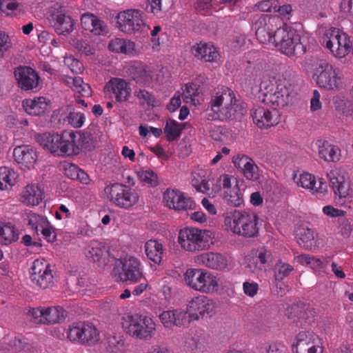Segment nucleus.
I'll list each match as a JSON object with an SVG mask.
<instances>
[{
	"label": "nucleus",
	"instance_id": "nucleus-1",
	"mask_svg": "<svg viewBox=\"0 0 353 353\" xmlns=\"http://www.w3.org/2000/svg\"><path fill=\"white\" fill-rule=\"evenodd\" d=\"M259 92L264 96L263 101L275 106L271 110L258 107L253 110L252 115L254 122L260 128H267L279 123L280 113L276 108H285L292 105L294 95L291 89V84L281 77L269 74L263 76Z\"/></svg>",
	"mask_w": 353,
	"mask_h": 353
},
{
	"label": "nucleus",
	"instance_id": "nucleus-7",
	"mask_svg": "<svg viewBox=\"0 0 353 353\" xmlns=\"http://www.w3.org/2000/svg\"><path fill=\"white\" fill-rule=\"evenodd\" d=\"M117 26L128 34L148 33L150 29L147 23L145 13L139 9H128L117 15Z\"/></svg>",
	"mask_w": 353,
	"mask_h": 353
},
{
	"label": "nucleus",
	"instance_id": "nucleus-28",
	"mask_svg": "<svg viewBox=\"0 0 353 353\" xmlns=\"http://www.w3.org/2000/svg\"><path fill=\"white\" fill-rule=\"evenodd\" d=\"M81 26L85 30L89 31L97 36H105L109 32L108 27L105 21L89 12L82 14Z\"/></svg>",
	"mask_w": 353,
	"mask_h": 353
},
{
	"label": "nucleus",
	"instance_id": "nucleus-8",
	"mask_svg": "<svg viewBox=\"0 0 353 353\" xmlns=\"http://www.w3.org/2000/svg\"><path fill=\"white\" fill-rule=\"evenodd\" d=\"M104 193L106 199L112 203L127 210L137 205L140 197L136 189L119 183L106 185Z\"/></svg>",
	"mask_w": 353,
	"mask_h": 353
},
{
	"label": "nucleus",
	"instance_id": "nucleus-42",
	"mask_svg": "<svg viewBox=\"0 0 353 353\" xmlns=\"http://www.w3.org/2000/svg\"><path fill=\"white\" fill-rule=\"evenodd\" d=\"M19 174L12 168L8 166L0 167V190H7L11 189L18 182Z\"/></svg>",
	"mask_w": 353,
	"mask_h": 353
},
{
	"label": "nucleus",
	"instance_id": "nucleus-36",
	"mask_svg": "<svg viewBox=\"0 0 353 353\" xmlns=\"http://www.w3.org/2000/svg\"><path fill=\"white\" fill-rule=\"evenodd\" d=\"M270 255L267 250H252L245 257L246 267L253 273L263 272L265 270V265Z\"/></svg>",
	"mask_w": 353,
	"mask_h": 353
},
{
	"label": "nucleus",
	"instance_id": "nucleus-15",
	"mask_svg": "<svg viewBox=\"0 0 353 353\" xmlns=\"http://www.w3.org/2000/svg\"><path fill=\"white\" fill-rule=\"evenodd\" d=\"M222 189V197L229 205L239 208L243 202V192L241 190L236 178L229 174H222L217 180Z\"/></svg>",
	"mask_w": 353,
	"mask_h": 353
},
{
	"label": "nucleus",
	"instance_id": "nucleus-40",
	"mask_svg": "<svg viewBox=\"0 0 353 353\" xmlns=\"http://www.w3.org/2000/svg\"><path fill=\"white\" fill-rule=\"evenodd\" d=\"M62 81L70 87L75 92L79 93L83 97H88L92 94L90 86L83 82L79 77H73L68 74L61 76Z\"/></svg>",
	"mask_w": 353,
	"mask_h": 353
},
{
	"label": "nucleus",
	"instance_id": "nucleus-32",
	"mask_svg": "<svg viewBox=\"0 0 353 353\" xmlns=\"http://www.w3.org/2000/svg\"><path fill=\"white\" fill-rule=\"evenodd\" d=\"M195 262L200 265L207 267L210 269L222 270L228 266V259L226 256L220 253L204 252L195 258Z\"/></svg>",
	"mask_w": 353,
	"mask_h": 353
},
{
	"label": "nucleus",
	"instance_id": "nucleus-19",
	"mask_svg": "<svg viewBox=\"0 0 353 353\" xmlns=\"http://www.w3.org/2000/svg\"><path fill=\"white\" fill-rule=\"evenodd\" d=\"M28 314L34 323L40 324L59 323L66 316L65 311L60 306L30 308Z\"/></svg>",
	"mask_w": 353,
	"mask_h": 353
},
{
	"label": "nucleus",
	"instance_id": "nucleus-37",
	"mask_svg": "<svg viewBox=\"0 0 353 353\" xmlns=\"http://www.w3.org/2000/svg\"><path fill=\"white\" fill-rule=\"evenodd\" d=\"M316 145L318 149L319 157L323 161L333 163L340 161L341 150L338 145L322 139L318 140Z\"/></svg>",
	"mask_w": 353,
	"mask_h": 353
},
{
	"label": "nucleus",
	"instance_id": "nucleus-64",
	"mask_svg": "<svg viewBox=\"0 0 353 353\" xmlns=\"http://www.w3.org/2000/svg\"><path fill=\"white\" fill-rule=\"evenodd\" d=\"M210 136L215 141H220L223 134V128L210 123L207 125Z\"/></svg>",
	"mask_w": 353,
	"mask_h": 353
},
{
	"label": "nucleus",
	"instance_id": "nucleus-49",
	"mask_svg": "<svg viewBox=\"0 0 353 353\" xmlns=\"http://www.w3.org/2000/svg\"><path fill=\"white\" fill-rule=\"evenodd\" d=\"M106 349L111 353H125V341L120 336H109L106 338Z\"/></svg>",
	"mask_w": 353,
	"mask_h": 353
},
{
	"label": "nucleus",
	"instance_id": "nucleus-62",
	"mask_svg": "<svg viewBox=\"0 0 353 353\" xmlns=\"http://www.w3.org/2000/svg\"><path fill=\"white\" fill-rule=\"evenodd\" d=\"M18 8V3L14 0H0V10L7 13L16 10Z\"/></svg>",
	"mask_w": 353,
	"mask_h": 353
},
{
	"label": "nucleus",
	"instance_id": "nucleus-6",
	"mask_svg": "<svg viewBox=\"0 0 353 353\" xmlns=\"http://www.w3.org/2000/svg\"><path fill=\"white\" fill-rule=\"evenodd\" d=\"M183 279L190 289L206 294L217 293L221 286L217 275L201 268L188 269L183 274Z\"/></svg>",
	"mask_w": 353,
	"mask_h": 353
},
{
	"label": "nucleus",
	"instance_id": "nucleus-2",
	"mask_svg": "<svg viewBox=\"0 0 353 353\" xmlns=\"http://www.w3.org/2000/svg\"><path fill=\"white\" fill-rule=\"evenodd\" d=\"M210 109L206 114L208 120H232L246 112L245 107L237 99L235 92L226 87L218 88L212 95Z\"/></svg>",
	"mask_w": 353,
	"mask_h": 353
},
{
	"label": "nucleus",
	"instance_id": "nucleus-63",
	"mask_svg": "<svg viewBox=\"0 0 353 353\" xmlns=\"http://www.w3.org/2000/svg\"><path fill=\"white\" fill-rule=\"evenodd\" d=\"M276 0H265L257 3L254 8L261 12H274Z\"/></svg>",
	"mask_w": 353,
	"mask_h": 353
},
{
	"label": "nucleus",
	"instance_id": "nucleus-34",
	"mask_svg": "<svg viewBox=\"0 0 353 353\" xmlns=\"http://www.w3.org/2000/svg\"><path fill=\"white\" fill-rule=\"evenodd\" d=\"M105 90L111 91L117 101H125L131 95L129 83L121 78H112L105 85Z\"/></svg>",
	"mask_w": 353,
	"mask_h": 353
},
{
	"label": "nucleus",
	"instance_id": "nucleus-44",
	"mask_svg": "<svg viewBox=\"0 0 353 353\" xmlns=\"http://www.w3.org/2000/svg\"><path fill=\"white\" fill-rule=\"evenodd\" d=\"M19 238L17 229L10 223H0V243L8 245Z\"/></svg>",
	"mask_w": 353,
	"mask_h": 353
},
{
	"label": "nucleus",
	"instance_id": "nucleus-52",
	"mask_svg": "<svg viewBox=\"0 0 353 353\" xmlns=\"http://www.w3.org/2000/svg\"><path fill=\"white\" fill-rule=\"evenodd\" d=\"M85 121L83 112L72 111L64 119V121L73 128H79L83 126Z\"/></svg>",
	"mask_w": 353,
	"mask_h": 353
},
{
	"label": "nucleus",
	"instance_id": "nucleus-47",
	"mask_svg": "<svg viewBox=\"0 0 353 353\" xmlns=\"http://www.w3.org/2000/svg\"><path fill=\"white\" fill-rule=\"evenodd\" d=\"M197 94L198 88L196 84H186L181 88V96L185 103L196 105L199 103Z\"/></svg>",
	"mask_w": 353,
	"mask_h": 353
},
{
	"label": "nucleus",
	"instance_id": "nucleus-25",
	"mask_svg": "<svg viewBox=\"0 0 353 353\" xmlns=\"http://www.w3.org/2000/svg\"><path fill=\"white\" fill-rule=\"evenodd\" d=\"M163 202L167 207L176 210L192 209L195 205L191 198L175 189H168L164 192Z\"/></svg>",
	"mask_w": 353,
	"mask_h": 353
},
{
	"label": "nucleus",
	"instance_id": "nucleus-50",
	"mask_svg": "<svg viewBox=\"0 0 353 353\" xmlns=\"http://www.w3.org/2000/svg\"><path fill=\"white\" fill-rule=\"evenodd\" d=\"M219 9L215 0H198L196 5V11L203 15H210Z\"/></svg>",
	"mask_w": 353,
	"mask_h": 353
},
{
	"label": "nucleus",
	"instance_id": "nucleus-29",
	"mask_svg": "<svg viewBox=\"0 0 353 353\" xmlns=\"http://www.w3.org/2000/svg\"><path fill=\"white\" fill-rule=\"evenodd\" d=\"M233 163L248 180L254 181L259 179V168L248 156L237 155L234 158Z\"/></svg>",
	"mask_w": 353,
	"mask_h": 353
},
{
	"label": "nucleus",
	"instance_id": "nucleus-53",
	"mask_svg": "<svg viewBox=\"0 0 353 353\" xmlns=\"http://www.w3.org/2000/svg\"><path fill=\"white\" fill-rule=\"evenodd\" d=\"M209 176V171L201 168H196L192 173V184L196 189L205 181Z\"/></svg>",
	"mask_w": 353,
	"mask_h": 353
},
{
	"label": "nucleus",
	"instance_id": "nucleus-61",
	"mask_svg": "<svg viewBox=\"0 0 353 353\" xmlns=\"http://www.w3.org/2000/svg\"><path fill=\"white\" fill-rule=\"evenodd\" d=\"M243 290L247 296L254 297L259 291V285L254 281H245L243 283Z\"/></svg>",
	"mask_w": 353,
	"mask_h": 353
},
{
	"label": "nucleus",
	"instance_id": "nucleus-33",
	"mask_svg": "<svg viewBox=\"0 0 353 353\" xmlns=\"http://www.w3.org/2000/svg\"><path fill=\"white\" fill-rule=\"evenodd\" d=\"M44 198V190L37 183H30L21 190L19 201L27 206H37Z\"/></svg>",
	"mask_w": 353,
	"mask_h": 353
},
{
	"label": "nucleus",
	"instance_id": "nucleus-11",
	"mask_svg": "<svg viewBox=\"0 0 353 353\" xmlns=\"http://www.w3.org/2000/svg\"><path fill=\"white\" fill-rule=\"evenodd\" d=\"M67 338L72 343L93 345L100 339L99 332L91 323L77 322L68 326Z\"/></svg>",
	"mask_w": 353,
	"mask_h": 353
},
{
	"label": "nucleus",
	"instance_id": "nucleus-54",
	"mask_svg": "<svg viewBox=\"0 0 353 353\" xmlns=\"http://www.w3.org/2000/svg\"><path fill=\"white\" fill-rule=\"evenodd\" d=\"M339 14L343 19L353 17V0H341L339 7Z\"/></svg>",
	"mask_w": 353,
	"mask_h": 353
},
{
	"label": "nucleus",
	"instance_id": "nucleus-57",
	"mask_svg": "<svg viewBox=\"0 0 353 353\" xmlns=\"http://www.w3.org/2000/svg\"><path fill=\"white\" fill-rule=\"evenodd\" d=\"M277 273L276 274V280H282L284 277L288 276L294 270L293 267L286 263L279 261L276 264Z\"/></svg>",
	"mask_w": 353,
	"mask_h": 353
},
{
	"label": "nucleus",
	"instance_id": "nucleus-23",
	"mask_svg": "<svg viewBox=\"0 0 353 353\" xmlns=\"http://www.w3.org/2000/svg\"><path fill=\"white\" fill-rule=\"evenodd\" d=\"M294 181L299 186L308 190L312 194H325L327 190L326 183L322 178L316 179L308 172L295 174Z\"/></svg>",
	"mask_w": 353,
	"mask_h": 353
},
{
	"label": "nucleus",
	"instance_id": "nucleus-13",
	"mask_svg": "<svg viewBox=\"0 0 353 353\" xmlns=\"http://www.w3.org/2000/svg\"><path fill=\"white\" fill-rule=\"evenodd\" d=\"M301 37L296 30L287 24H283L281 28L274 33V38L271 44L287 55L294 54L297 48H301Z\"/></svg>",
	"mask_w": 353,
	"mask_h": 353
},
{
	"label": "nucleus",
	"instance_id": "nucleus-30",
	"mask_svg": "<svg viewBox=\"0 0 353 353\" xmlns=\"http://www.w3.org/2000/svg\"><path fill=\"white\" fill-rule=\"evenodd\" d=\"M51 101L45 97H35L22 101L25 112L32 116H41L50 111Z\"/></svg>",
	"mask_w": 353,
	"mask_h": 353
},
{
	"label": "nucleus",
	"instance_id": "nucleus-59",
	"mask_svg": "<svg viewBox=\"0 0 353 353\" xmlns=\"http://www.w3.org/2000/svg\"><path fill=\"white\" fill-rule=\"evenodd\" d=\"M63 169L65 175L73 180H75L76 178L78 177V174L81 170V168L77 165L70 163H65L63 165Z\"/></svg>",
	"mask_w": 353,
	"mask_h": 353
},
{
	"label": "nucleus",
	"instance_id": "nucleus-20",
	"mask_svg": "<svg viewBox=\"0 0 353 353\" xmlns=\"http://www.w3.org/2000/svg\"><path fill=\"white\" fill-rule=\"evenodd\" d=\"M30 279L33 285L41 289L50 287L53 275L50 264L43 259L34 261L30 270Z\"/></svg>",
	"mask_w": 353,
	"mask_h": 353
},
{
	"label": "nucleus",
	"instance_id": "nucleus-4",
	"mask_svg": "<svg viewBox=\"0 0 353 353\" xmlns=\"http://www.w3.org/2000/svg\"><path fill=\"white\" fill-rule=\"evenodd\" d=\"M120 324L127 335L142 341L152 339L157 331V324L153 318L141 313L123 314Z\"/></svg>",
	"mask_w": 353,
	"mask_h": 353
},
{
	"label": "nucleus",
	"instance_id": "nucleus-51",
	"mask_svg": "<svg viewBox=\"0 0 353 353\" xmlns=\"http://www.w3.org/2000/svg\"><path fill=\"white\" fill-rule=\"evenodd\" d=\"M262 54L256 52H249L240 57L239 61L236 63L239 65H260L264 64L263 62Z\"/></svg>",
	"mask_w": 353,
	"mask_h": 353
},
{
	"label": "nucleus",
	"instance_id": "nucleus-12",
	"mask_svg": "<svg viewBox=\"0 0 353 353\" xmlns=\"http://www.w3.org/2000/svg\"><path fill=\"white\" fill-rule=\"evenodd\" d=\"M323 43L337 58L344 57L352 46L350 37L336 28H330L325 30L323 37Z\"/></svg>",
	"mask_w": 353,
	"mask_h": 353
},
{
	"label": "nucleus",
	"instance_id": "nucleus-45",
	"mask_svg": "<svg viewBox=\"0 0 353 353\" xmlns=\"http://www.w3.org/2000/svg\"><path fill=\"white\" fill-rule=\"evenodd\" d=\"M108 49L117 53L132 54L134 50V43L124 39L115 38L109 42Z\"/></svg>",
	"mask_w": 353,
	"mask_h": 353
},
{
	"label": "nucleus",
	"instance_id": "nucleus-18",
	"mask_svg": "<svg viewBox=\"0 0 353 353\" xmlns=\"http://www.w3.org/2000/svg\"><path fill=\"white\" fill-rule=\"evenodd\" d=\"M23 219L29 229L37 235L41 234L49 242H54L56 240L55 229L45 216L32 211H27L23 215Z\"/></svg>",
	"mask_w": 353,
	"mask_h": 353
},
{
	"label": "nucleus",
	"instance_id": "nucleus-21",
	"mask_svg": "<svg viewBox=\"0 0 353 353\" xmlns=\"http://www.w3.org/2000/svg\"><path fill=\"white\" fill-rule=\"evenodd\" d=\"M86 141L84 134L80 132L63 131L61 133L60 156L77 155Z\"/></svg>",
	"mask_w": 353,
	"mask_h": 353
},
{
	"label": "nucleus",
	"instance_id": "nucleus-48",
	"mask_svg": "<svg viewBox=\"0 0 353 353\" xmlns=\"http://www.w3.org/2000/svg\"><path fill=\"white\" fill-rule=\"evenodd\" d=\"M136 174L140 181L145 185L155 187L159 184L157 174L150 169L140 168Z\"/></svg>",
	"mask_w": 353,
	"mask_h": 353
},
{
	"label": "nucleus",
	"instance_id": "nucleus-38",
	"mask_svg": "<svg viewBox=\"0 0 353 353\" xmlns=\"http://www.w3.org/2000/svg\"><path fill=\"white\" fill-rule=\"evenodd\" d=\"M192 53L199 59L208 62H217L221 59L219 52L211 43L201 42L192 47Z\"/></svg>",
	"mask_w": 353,
	"mask_h": 353
},
{
	"label": "nucleus",
	"instance_id": "nucleus-14",
	"mask_svg": "<svg viewBox=\"0 0 353 353\" xmlns=\"http://www.w3.org/2000/svg\"><path fill=\"white\" fill-rule=\"evenodd\" d=\"M283 24L282 19L278 16H260L254 23L258 40L263 43H272L274 33L281 28Z\"/></svg>",
	"mask_w": 353,
	"mask_h": 353
},
{
	"label": "nucleus",
	"instance_id": "nucleus-24",
	"mask_svg": "<svg viewBox=\"0 0 353 353\" xmlns=\"http://www.w3.org/2000/svg\"><path fill=\"white\" fill-rule=\"evenodd\" d=\"M13 157L21 169L24 170L33 169L38 160L37 150L30 145L15 147L13 150Z\"/></svg>",
	"mask_w": 353,
	"mask_h": 353
},
{
	"label": "nucleus",
	"instance_id": "nucleus-27",
	"mask_svg": "<svg viewBox=\"0 0 353 353\" xmlns=\"http://www.w3.org/2000/svg\"><path fill=\"white\" fill-rule=\"evenodd\" d=\"M14 74L18 86L23 90H33L39 83L40 77L32 68H16Z\"/></svg>",
	"mask_w": 353,
	"mask_h": 353
},
{
	"label": "nucleus",
	"instance_id": "nucleus-26",
	"mask_svg": "<svg viewBox=\"0 0 353 353\" xmlns=\"http://www.w3.org/2000/svg\"><path fill=\"white\" fill-rule=\"evenodd\" d=\"M343 77L339 68H325L316 74V81L320 87L329 90L339 89L342 87Z\"/></svg>",
	"mask_w": 353,
	"mask_h": 353
},
{
	"label": "nucleus",
	"instance_id": "nucleus-31",
	"mask_svg": "<svg viewBox=\"0 0 353 353\" xmlns=\"http://www.w3.org/2000/svg\"><path fill=\"white\" fill-rule=\"evenodd\" d=\"M54 27L59 34L66 35L71 33L76 28L74 20L66 14L61 6H59L57 11L52 13Z\"/></svg>",
	"mask_w": 353,
	"mask_h": 353
},
{
	"label": "nucleus",
	"instance_id": "nucleus-16",
	"mask_svg": "<svg viewBox=\"0 0 353 353\" xmlns=\"http://www.w3.org/2000/svg\"><path fill=\"white\" fill-rule=\"evenodd\" d=\"M216 307V304L213 299L205 295H198L188 302L185 309L192 322L212 316L215 313Z\"/></svg>",
	"mask_w": 353,
	"mask_h": 353
},
{
	"label": "nucleus",
	"instance_id": "nucleus-17",
	"mask_svg": "<svg viewBox=\"0 0 353 353\" xmlns=\"http://www.w3.org/2000/svg\"><path fill=\"white\" fill-rule=\"evenodd\" d=\"M292 349L294 353H324L321 339L312 331L299 332L293 341Z\"/></svg>",
	"mask_w": 353,
	"mask_h": 353
},
{
	"label": "nucleus",
	"instance_id": "nucleus-3",
	"mask_svg": "<svg viewBox=\"0 0 353 353\" xmlns=\"http://www.w3.org/2000/svg\"><path fill=\"white\" fill-rule=\"evenodd\" d=\"M259 216L250 210H234L226 214L224 225L228 231L245 238H252L259 232Z\"/></svg>",
	"mask_w": 353,
	"mask_h": 353
},
{
	"label": "nucleus",
	"instance_id": "nucleus-35",
	"mask_svg": "<svg viewBox=\"0 0 353 353\" xmlns=\"http://www.w3.org/2000/svg\"><path fill=\"white\" fill-rule=\"evenodd\" d=\"M85 255L89 261L97 263L98 265H105L108 251L103 243L92 241L85 248Z\"/></svg>",
	"mask_w": 353,
	"mask_h": 353
},
{
	"label": "nucleus",
	"instance_id": "nucleus-60",
	"mask_svg": "<svg viewBox=\"0 0 353 353\" xmlns=\"http://www.w3.org/2000/svg\"><path fill=\"white\" fill-rule=\"evenodd\" d=\"M322 211L324 214L331 218L344 216L346 214L345 211L336 208L331 205L324 206Z\"/></svg>",
	"mask_w": 353,
	"mask_h": 353
},
{
	"label": "nucleus",
	"instance_id": "nucleus-55",
	"mask_svg": "<svg viewBox=\"0 0 353 353\" xmlns=\"http://www.w3.org/2000/svg\"><path fill=\"white\" fill-rule=\"evenodd\" d=\"M196 191L202 192L210 197H214L221 190V186L219 183L216 182V185L210 187V183L206 180L201 184L198 188H196Z\"/></svg>",
	"mask_w": 353,
	"mask_h": 353
},
{
	"label": "nucleus",
	"instance_id": "nucleus-41",
	"mask_svg": "<svg viewBox=\"0 0 353 353\" xmlns=\"http://www.w3.org/2000/svg\"><path fill=\"white\" fill-rule=\"evenodd\" d=\"M165 247L163 243L155 239H150L145 244V252L148 258L157 264H159L163 259Z\"/></svg>",
	"mask_w": 353,
	"mask_h": 353
},
{
	"label": "nucleus",
	"instance_id": "nucleus-10",
	"mask_svg": "<svg viewBox=\"0 0 353 353\" xmlns=\"http://www.w3.org/2000/svg\"><path fill=\"white\" fill-rule=\"evenodd\" d=\"M327 177L334 194L339 197V205L350 208L353 189L348 174L340 170L333 169L327 173Z\"/></svg>",
	"mask_w": 353,
	"mask_h": 353
},
{
	"label": "nucleus",
	"instance_id": "nucleus-46",
	"mask_svg": "<svg viewBox=\"0 0 353 353\" xmlns=\"http://www.w3.org/2000/svg\"><path fill=\"white\" fill-rule=\"evenodd\" d=\"M183 129V124L177 122L174 119H169L166 121L164 128V132L168 141H173L177 139Z\"/></svg>",
	"mask_w": 353,
	"mask_h": 353
},
{
	"label": "nucleus",
	"instance_id": "nucleus-43",
	"mask_svg": "<svg viewBox=\"0 0 353 353\" xmlns=\"http://www.w3.org/2000/svg\"><path fill=\"white\" fill-rule=\"evenodd\" d=\"M297 243L302 247L310 249L316 246L317 234L315 231L307 227H300L297 231Z\"/></svg>",
	"mask_w": 353,
	"mask_h": 353
},
{
	"label": "nucleus",
	"instance_id": "nucleus-56",
	"mask_svg": "<svg viewBox=\"0 0 353 353\" xmlns=\"http://www.w3.org/2000/svg\"><path fill=\"white\" fill-rule=\"evenodd\" d=\"M132 78L137 83H147L151 79L149 72L145 68H131Z\"/></svg>",
	"mask_w": 353,
	"mask_h": 353
},
{
	"label": "nucleus",
	"instance_id": "nucleus-22",
	"mask_svg": "<svg viewBox=\"0 0 353 353\" xmlns=\"http://www.w3.org/2000/svg\"><path fill=\"white\" fill-rule=\"evenodd\" d=\"M159 319L163 327L168 330L185 327L191 323L186 309L179 307L163 310L159 314Z\"/></svg>",
	"mask_w": 353,
	"mask_h": 353
},
{
	"label": "nucleus",
	"instance_id": "nucleus-9",
	"mask_svg": "<svg viewBox=\"0 0 353 353\" xmlns=\"http://www.w3.org/2000/svg\"><path fill=\"white\" fill-rule=\"evenodd\" d=\"M112 276L117 281H141L143 276L140 261L132 256L117 260Z\"/></svg>",
	"mask_w": 353,
	"mask_h": 353
},
{
	"label": "nucleus",
	"instance_id": "nucleus-58",
	"mask_svg": "<svg viewBox=\"0 0 353 353\" xmlns=\"http://www.w3.org/2000/svg\"><path fill=\"white\" fill-rule=\"evenodd\" d=\"M10 47L9 36L6 32L0 31V61L3 59L6 52Z\"/></svg>",
	"mask_w": 353,
	"mask_h": 353
},
{
	"label": "nucleus",
	"instance_id": "nucleus-39",
	"mask_svg": "<svg viewBox=\"0 0 353 353\" xmlns=\"http://www.w3.org/2000/svg\"><path fill=\"white\" fill-rule=\"evenodd\" d=\"M61 134L45 133L37 137V141L48 152L60 156Z\"/></svg>",
	"mask_w": 353,
	"mask_h": 353
},
{
	"label": "nucleus",
	"instance_id": "nucleus-5",
	"mask_svg": "<svg viewBox=\"0 0 353 353\" xmlns=\"http://www.w3.org/2000/svg\"><path fill=\"white\" fill-rule=\"evenodd\" d=\"M214 239V234L210 230L186 227L179 230L177 241L182 250L196 252L210 249Z\"/></svg>",
	"mask_w": 353,
	"mask_h": 353
}]
</instances>
